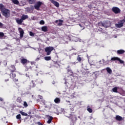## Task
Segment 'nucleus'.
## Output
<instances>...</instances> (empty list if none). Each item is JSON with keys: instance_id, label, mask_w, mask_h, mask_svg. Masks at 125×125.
I'll return each instance as SVG.
<instances>
[{"instance_id": "f257e3e1", "label": "nucleus", "mask_w": 125, "mask_h": 125, "mask_svg": "<svg viewBox=\"0 0 125 125\" xmlns=\"http://www.w3.org/2000/svg\"><path fill=\"white\" fill-rule=\"evenodd\" d=\"M0 10L3 16L6 18H8L10 16V10L4 8L3 4H0Z\"/></svg>"}, {"instance_id": "f03ea898", "label": "nucleus", "mask_w": 125, "mask_h": 125, "mask_svg": "<svg viewBox=\"0 0 125 125\" xmlns=\"http://www.w3.org/2000/svg\"><path fill=\"white\" fill-rule=\"evenodd\" d=\"M54 49V48L53 47H47L45 49V51L46 52V55H50V54L51 53V51Z\"/></svg>"}, {"instance_id": "7ed1b4c3", "label": "nucleus", "mask_w": 125, "mask_h": 125, "mask_svg": "<svg viewBox=\"0 0 125 125\" xmlns=\"http://www.w3.org/2000/svg\"><path fill=\"white\" fill-rule=\"evenodd\" d=\"M124 23H125V20H121L118 22V23L115 24V27L116 28H122L124 26Z\"/></svg>"}, {"instance_id": "20e7f679", "label": "nucleus", "mask_w": 125, "mask_h": 125, "mask_svg": "<svg viewBox=\"0 0 125 125\" xmlns=\"http://www.w3.org/2000/svg\"><path fill=\"white\" fill-rule=\"evenodd\" d=\"M112 11L115 14H119V13H121V9H120V8H118V7H113L112 8Z\"/></svg>"}, {"instance_id": "39448f33", "label": "nucleus", "mask_w": 125, "mask_h": 125, "mask_svg": "<svg viewBox=\"0 0 125 125\" xmlns=\"http://www.w3.org/2000/svg\"><path fill=\"white\" fill-rule=\"evenodd\" d=\"M42 4V2L41 1L37 2L36 4L34 5V7L35 9H37V10H39L40 9V8L41 7Z\"/></svg>"}, {"instance_id": "423d86ee", "label": "nucleus", "mask_w": 125, "mask_h": 125, "mask_svg": "<svg viewBox=\"0 0 125 125\" xmlns=\"http://www.w3.org/2000/svg\"><path fill=\"white\" fill-rule=\"evenodd\" d=\"M102 26L103 27H104V28H108V27H110V22L109 21H104L101 23Z\"/></svg>"}, {"instance_id": "0eeeda50", "label": "nucleus", "mask_w": 125, "mask_h": 125, "mask_svg": "<svg viewBox=\"0 0 125 125\" xmlns=\"http://www.w3.org/2000/svg\"><path fill=\"white\" fill-rule=\"evenodd\" d=\"M63 22H64V21L62 20H58L55 21V23L58 26H62Z\"/></svg>"}, {"instance_id": "6e6552de", "label": "nucleus", "mask_w": 125, "mask_h": 125, "mask_svg": "<svg viewBox=\"0 0 125 125\" xmlns=\"http://www.w3.org/2000/svg\"><path fill=\"white\" fill-rule=\"evenodd\" d=\"M18 30L20 32V38H23L24 36V30H23V29L20 27L19 28Z\"/></svg>"}, {"instance_id": "1a4fd4ad", "label": "nucleus", "mask_w": 125, "mask_h": 125, "mask_svg": "<svg viewBox=\"0 0 125 125\" xmlns=\"http://www.w3.org/2000/svg\"><path fill=\"white\" fill-rule=\"evenodd\" d=\"M21 64H22L23 65H25V64H27V63L29 62L28 60L24 58L21 59Z\"/></svg>"}, {"instance_id": "9d476101", "label": "nucleus", "mask_w": 125, "mask_h": 125, "mask_svg": "<svg viewBox=\"0 0 125 125\" xmlns=\"http://www.w3.org/2000/svg\"><path fill=\"white\" fill-rule=\"evenodd\" d=\"M51 2L53 3L54 5H55L56 7H59V3H58L57 1L54 0H50Z\"/></svg>"}, {"instance_id": "9b49d317", "label": "nucleus", "mask_w": 125, "mask_h": 125, "mask_svg": "<svg viewBox=\"0 0 125 125\" xmlns=\"http://www.w3.org/2000/svg\"><path fill=\"white\" fill-rule=\"evenodd\" d=\"M115 120L116 121H118L119 122H121L123 121V117L120 115H116L115 117Z\"/></svg>"}, {"instance_id": "f8f14e48", "label": "nucleus", "mask_w": 125, "mask_h": 125, "mask_svg": "<svg viewBox=\"0 0 125 125\" xmlns=\"http://www.w3.org/2000/svg\"><path fill=\"white\" fill-rule=\"evenodd\" d=\"M47 119H48V121H47V124H51V122H52V120L53 119V117L48 115Z\"/></svg>"}, {"instance_id": "ddd939ff", "label": "nucleus", "mask_w": 125, "mask_h": 125, "mask_svg": "<svg viewBox=\"0 0 125 125\" xmlns=\"http://www.w3.org/2000/svg\"><path fill=\"white\" fill-rule=\"evenodd\" d=\"M16 22L19 25H21V24H22V23L23 22V20L21 18V19H17L16 20Z\"/></svg>"}, {"instance_id": "4468645a", "label": "nucleus", "mask_w": 125, "mask_h": 125, "mask_svg": "<svg viewBox=\"0 0 125 125\" xmlns=\"http://www.w3.org/2000/svg\"><path fill=\"white\" fill-rule=\"evenodd\" d=\"M60 98H56L54 100L55 103H56V104H59L61 102Z\"/></svg>"}, {"instance_id": "2eb2a0df", "label": "nucleus", "mask_w": 125, "mask_h": 125, "mask_svg": "<svg viewBox=\"0 0 125 125\" xmlns=\"http://www.w3.org/2000/svg\"><path fill=\"white\" fill-rule=\"evenodd\" d=\"M21 18L22 20V21H24V20H26V19H28V18H29V17L28 16V15H23L21 16Z\"/></svg>"}, {"instance_id": "dca6fc26", "label": "nucleus", "mask_w": 125, "mask_h": 125, "mask_svg": "<svg viewBox=\"0 0 125 125\" xmlns=\"http://www.w3.org/2000/svg\"><path fill=\"white\" fill-rule=\"evenodd\" d=\"M106 71L107 72V73H108V74H109L110 75H111V74H112V69H111L110 68V67H106Z\"/></svg>"}, {"instance_id": "f3484780", "label": "nucleus", "mask_w": 125, "mask_h": 125, "mask_svg": "<svg viewBox=\"0 0 125 125\" xmlns=\"http://www.w3.org/2000/svg\"><path fill=\"white\" fill-rule=\"evenodd\" d=\"M42 30L43 32H47V26H42Z\"/></svg>"}, {"instance_id": "a211bd4d", "label": "nucleus", "mask_w": 125, "mask_h": 125, "mask_svg": "<svg viewBox=\"0 0 125 125\" xmlns=\"http://www.w3.org/2000/svg\"><path fill=\"white\" fill-rule=\"evenodd\" d=\"M125 51L124 50H117L118 54H124V53H125Z\"/></svg>"}, {"instance_id": "6ab92c4d", "label": "nucleus", "mask_w": 125, "mask_h": 125, "mask_svg": "<svg viewBox=\"0 0 125 125\" xmlns=\"http://www.w3.org/2000/svg\"><path fill=\"white\" fill-rule=\"evenodd\" d=\"M119 58L118 57H113L111 59V61H116L118 60Z\"/></svg>"}, {"instance_id": "aec40b11", "label": "nucleus", "mask_w": 125, "mask_h": 125, "mask_svg": "<svg viewBox=\"0 0 125 125\" xmlns=\"http://www.w3.org/2000/svg\"><path fill=\"white\" fill-rule=\"evenodd\" d=\"M44 59L46 60V61H49V60H51V57H45Z\"/></svg>"}, {"instance_id": "412c9836", "label": "nucleus", "mask_w": 125, "mask_h": 125, "mask_svg": "<svg viewBox=\"0 0 125 125\" xmlns=\"http://www.w3.org/2000/svg\"><path fill=\"white\" fill-rule=\"evenodd\" d=\"M20 114H21V115H22V116H28V114H27L22 111H20Z\"/></svg>"}, {"instance_id": "4be33fe9", "label": "nucleus", "mask_w": 125, "mask_h": 125, "mask_svg": "<svg viewBox=\"0 0 125 125\" xmlns=\"http://www.w3.org/2000/svg\"><path fill=\"white\" fill-rule=\"evenodd\" d=\"M12 2L14 4H19V1L18 0H13Z\"/></svg>"}, {"instance_id": "5701e85b", "label": "nucleus", "mask_w": 125, "mask_h": 125, "mask_svg": "<svg viewBox=\"0 0 125 125\" xmlns=\"http://www.w3.org/2000/svg\"><path fill=\"white\" fill-rule=\"evenodd\" d=\"M15 70H16L15 66L14 65H12L11 66V71L14 72V71H15Z\"/></svg>"}, {"instance_id": "b1692460", "label": "nucleus", "mask_w": 125, "mask_h": 125, "mask_svg": "<svg viewBox=\"0 0 125 125\" xmlns=\"http://www.w3.org/2000/svg\"><path fill=\"white\" fill-rule=\"evenodd\" d=\"M17 120H21V115L18 114L16 116Z\"/></svg>"}, {"instance_id": "393cba45", "label": "nucleus", "mask_w": 125, "mask_h": 125, "mask_svg": "<svg viewBox=\"0 0 125 125\" xmlns=\"http://www.w3.org/2000/svg\"><path fill=\"white\" fill-rule=\"evenodd\" d=\"M15 77H16V74H15L12 73V74L10 75V77L12 79H14V78H15Z\"/></svg>"}, {"instance_id": "a878e982", "label": "nucleus", "mask_w": 125, "mask_h": 125, "mask_svg": "<svg viewBox=\"0 0 125 125\" xmlns=\"http://www.w3.org/2000/svg\"><path fill=\"white\" fill-rule=\"evenodd\" d=\"M112 91L113 92H118V88H117V87L113 88Z\"/></svg>"}, {"instance_id": "bb28decb", "label": "nucleus", "mask_w": 125, "mask_h": 125, "mask_svg": "<svg viewBox=\"0 0 125 125\" xmlns=\"http://www.w3.org/2000/svg\"><path fill=\"white\" fill-rule=\"evenodd\" d=\"M117 61H119L120 63H121V64H124V63H125V62H124V61L121 60V59H120L119 58H118V60Z\"/></svg>"}, {"instance_id": "cd10ccee", "label": "nucleus", "mask_w": 125, "mask_h": 125, "mask_svg": "<svg viewBox=\"0 0 125 125\" xmlns=\"http://www.w3.org/2000/svg\"><path fill=\"white\" fill-rule=\"evenodd\" d=\"M87 110L89 112V113H92V109L90 107H87Z\"/></svg>"}, {"instance_id": "c85d7f7f", "label": "nucleus", "mask_w": 125, "mask_h": 125, "mask_svg": "<svg viewBox=\"0 0 125 125\" xmlns=\"http://www.w3.org/2000/svg\"><path fill=\"white\" fill-rule=\"evenodd\" d=\"M29 35L31 37H34V36H35V34L34 33H33V32L30 31L29 32Z\"/></svg>"}, {"instance_id": "c756f323", "label": "nucleus", "mask_w": 125, "mask_h": 125, "mask_svg": "<svg viewBox=\"0 0 125 125\" xmlns=\"http://www.w3.org/2000/svg\"><path fill=\"white\" fill-rule=\"evenodd\" d=\"M3 37H4V33L0 32V38H3Z\"/></svg>"}, {"instance_id": "7c9ffc66", "label": "nucleus", "mask_w": 125, "mask_h": 125, "mask_svg": "<svg viewBox=\"0 0 125 125\" xmlns=\"http://www.w3.org/2000/svg\"><path fill=\"white\" fill-rule=\"evenodd\" d=\"M29 3H30V4H33V3H34V2H35V1H34V0H29L28 1Z\"/></svg>"}, {"instance_id": "2f4dec72", "label": "nucleus", "mask_w": 125, "mask_h": 125, "mask_svg": "<svg viewBox=\"0 0 125 125\" xmlns=\"http://www.w3.org/2000/svg\"><path fill=\"white\" fill-rule=\"evenodd\" d=\"M23 106H24L25 108H27V107H28V104H27V102H24Z\"/></svg>"}, {"instance_id": "473e14b6", "label": "nucleus", "mask_w": 125, "mask_h": 125, "mask_svg": "<svg viewBox=\"0 0 125 125\" xmlns=\"http://www.w3.org/2000/svg\"><path fill=\"white\" fill-rule=\"evenodd\" d=\"M77 60L78 61H79V62H81V61H82V58H81V57H77Z\"/></svg>"}, {"instance_id": "72a5a7b5", "label": "nucleus", "mask_w": 125, "mask_h": 125, "mask_svg": "<svg viewBox=\"0 0 125 125\" xmlns=\"http://www.w3.org/2000/svg\"><path fill=\"white\" fill-rule=\"evenodd\" d=\"M40 24L41 25H43L44 24V21H43L42 20L40 22Z\"/></svg>"}, {"instance_id": "f704fd0d", "label": "nucleus", "mask_w": 125, "mask_h": 125, "mask_svg": "<svg viewBox=\"0 0 125 125\" xmlns=\"http://www.w3.org/2000/svg\"><path fill=\"white\" fill-rule=\"evenodd\" d=\"M3 26H4L3 24H2L1 22H0V28H3Z\"/></svg>"}, {"instance_id": "c9c22d12", "label": "nucleus", "mask_w": 125, "mask_h": 125, "mask_svg": "<svg viewBox=\"0 0 125 125\" xmlns=\"http://www.w3.org/2000/svg\"><path fill=\"white\" fill-rule=\"evenodd\" d=\"M31 20H37V18L36 17H32Z\"/></svg>"}, {"instance_id": "e433bc0d", "label": "nucleus", "mask_w": 125, "mask_h": 125, "mask_svg": "<svg viewBox=\"0 0 125 125\" xmlns=\"http://www.w3.org/2000/svg\"><path fill=\"white\" fill-rule=\"evenodd\" d=\"M79 26L82 28V30H83L84 29V27L81 24H79Z\"/></svg>"}, {"instance_id": "4c0bfd02", "label": "nucleus", "mask_w": 125, "mask_h": 125, "mask_svg": "<svg viewBox=\"0 0 125 125\" xmlns=\"http://www.w3.org/2000/svg\"><path fill=\"white\" fill-rule=\"evenodd\" d=\"M70 64H74V65H76V62H70Z\"/></svg>"}, {"instance_id": "58836bf2", "label": "nucleus", "mask_w": 125, "mask_h": 125, "mask_svg": "<svg viewBox=\"0 0 125 125\" xmlns=\"http://www.w3.org/2000/svg\"><path fill=\"white\" fill-rule=\"evenodd\" d=\"M14 82H18V79H14Z\"/></svg>"}, {"instance_id": "ea45409f", "label": "nucleus", "mask_w": 125, "mask_h": 125, "mask_svg": "<svg viewBox=\"0 0 125 125\" xmlns=\"http://www.w3.org/2000/svg\"><path fill=\"white\" fill-rule=\"evenodd\" d=\"M39 60H40V58H37L36 59V61H38Z\"/></svg>"}, {"instance_id": "a19ab883", "label": "nucleus", "mask_w": 125, "mask_h": 125, "mask_svg": "<svg viewBox=\"0 0 125 125\" xmlns=\"http://www.w3.org/2000/svg\"><path fill=\"white\" fill-rule=\"evenodd\" d=\"M3 99H2V98H0V101H3Z\"/></svg>"}, {"instance_id": "79ce46f5", "label": "nucleus", "mask_w": 125, "mask_h": 125, "mask_svg": "<svg viewBox=\"0 0 125 125\" xmlns=\"http://www.w3.org/2000/svg\"><path fill=\"white\" fill-rule=\"evenodd\" d=\"M39 97L41 99H42V96H39Z\"/></svg>"}, {"instance_id": "37998d69", "label": "nucleus", "mask_w": 125, "mask_h": 125, "mask_svg": "<svg viewBox=\"0 0 125 125\" xmlns=\"http://www.w3.org/2000/svg\"><path fill=\"white\" fill-rule=\"evenodd\" d=\"M65 83V84H67V83Z\"/></svg>"}, {"instance_id": "c03bdc74", "label": "nucleus", "mask_w": 125, "mask_h": 125, "mask_svg": "<svg viewBox=\"0 0 125 125\" xmlns=\"http://www.w3.org/2000/svg\"><path fill=\"white\" fill-rule=\"evenodd\" d=\"M0 16H1V15H0Z\"/></svg>"}, {"instance_id": "a18cd8bd", "label": "nucleus", "mask_w": 125, "mask_h": 125, "mask_svg": "<svg viewBox=\"0 0 125 125\" xmlns=\"http://www.w3.org/2000/svg\"><path fill=\"white\" fill-rule=\"evenodd\" d=\"M28 1L30 0H27Z\"/></svg>"}, {"instance_id": "49530a36", "label": "nucleus", "mask_w": 125, "mask_h": 125, "mask_svg": "<svg viewBox=\"0 0 125 125\" xmlns=\"http://www.w3.org/2000/svg\"><path fill=\"white\" fill-rule=\"evenodd\" d=\"M68 102H70V101H68Z\"/></svg>"}, {"instance_id": "de8ad7c7", "label": "nucleus", "mask_w": 125, "mask_h": 125, "mask_svg": "<svg viewBox=\"0 0 125 125\" xmlns=\"http://www.w3.org/2000/svg\"><path fill=\"white\" fill-rule=\"evenodd\" d=\"M7 81H8V80H7Z\"/></svg>"}]
</instances>
